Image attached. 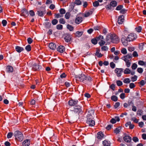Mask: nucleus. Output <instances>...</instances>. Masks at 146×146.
Returning <instances> with one entry per match:
<instances>
[{"mask_svg": "<svg viewBox=\"0 0 146 146\" xmlns=\"http://www.w3.org/2000/svg\"><path fill=\"white\" fill-rule=\"evenodd\" d=\"M46 10L45 7H41L40 9L37 11V14L40 17H43L46 13Z\"/></svg>", "mask_w": 146, "mask_h": 146, "instance_id": "423d86ee", "label": "nucleus"}, {"mask_svg": "<svg viewBox=\"0 0 146 146\" xmlns=\"http://www.w3.org/2000/svg\"><path fill=\"white\" fill-rule=\"evenodd\" d=\"M137 76L136 75H135L134 76L132 77L131 79L132 81L134 82L137 80Z\"/></svg>", "mask_w": 146, "mask_h": 146, "instance_id": "de8ad7c7", "label": "nucleus"}, {"mask_svg": "<svg viewBox=\"0 0 146 146\" xmlns=\"http://www.w3.org/2000/svg\"><path fill=\"white\" fill-rule=\"evenodd\" d=\"M142 29V27L141 26H139L135 28L136 31L139 33H140L141 32Z\"/></svg>", "mask_w": 146, "mask_h": 146, "instance_id": "e433bc0d", "label": "nucleus"}, {"mask_svg": "<svg viewBox=\"0 0 146 146\" xmlns=\"http://www.w3.org/2000/svg\"><path fill=\"white\" fill-rule=\"evenodd\" d=\"M99 44L101 46H102L105 43V42L103 40H101L100 41L98 42Z\"/></svg>", "mask_w": 146, "mask_h": 146, "instance_id": "79ce46f5", "label": "nucleus"}, {"mask_svg": "<svg viewBox=\"0 0 146 146\" xmlns=\"http://www.w3.org/2000/svg\"><path fill=\"white\" fill-rule=\"evenodd\" d=\"M128 125H129V128L130 129H133L134 127V125L131 124V122H128Z\"/></svg>", "mask_w": 146, "mask_h": 146, "instance_id": "864d4df0", "label": "nucleus"}, {"mask_svg": "<svg viewBox=\"0 0 146 146\" xmlns=\"http://www.w3.org/2000/svg\"><path fill=\"white\" fill-rule=\"evenodd\" d=\"M82 21V18L81 17H77L75 20V23L77 24H79L81 23Z\"/></svg>", "mask_w": 146, "mask_h": 146, "instance_id": "f3484780", "label": "nucleus"}, {"mask_svg": "<svg viewBox=\"0 0 146 146\" xmlns=\"http://www.w3.org/2000/svg\"><path fill=\"white\" fill-rule=\"evenodd\" d=\"M111 99L113 101L116 102L117 100V97L116 96L113 95L111 96Z\"/></svg>", "mask_w": 146, "mask_h": 146, "instance_id": "2f4dec72", "label": "nucleus"}, {"mask_svg": "<svg viewBox=\"0 0 146 146\" xmlns=\"http://www.w3.org/2000/svg\"><path fill=\"white\" fill-rule=\"evenodd\" d=\"M60 14L62 15L66 13L65 10L63 9H61L60 10Z\"/></svg>", "mask_w": 146, "mask_h": 146, "instance_id": "5fc2aeb1", "label": "nucleus"}, {"mask_svg": "<svg viewBox=\"0 0 146 146\" xmlns=\"http://www.w3.org/2000/svg\"><path fill=\"white\" fill-rule=\"evenodd\" d=\"M93 5L94 7H97L99 5V3L98 1H96L93 2Z\"/></svg>", "mask_w": 146, "mask_h": 146, "instance_id": "c9c22d12", "label": "nucleus"}, {"mask_svg": "<svg viewBox=\"0 0 146 146\" xmlns=\"http://www.w3.org/2000/svg\"><path fill=\"white\" fill-rule=\"evenodd\" d=\"M138 63L139 64L143 66L146 64V62H144L143 61L139 60V61Z\"/></svg>", "mask_w": 146, "mask_h": 146, "instance_id": "c03bdc74", "label": "nucleus"}, {"mask_svg": "<svg viewBox=\"0 0 146 146\" xmlns=\"http://www.w3.org/2000/svg\"><path fill=\"white\" fill-rule=\"evenodd\" d=\"M13 133L12 132H9L7 135V138L8 139L10 138L13 136Z\"/></svg>", "mask_w": 146, "mask_h": 146, "instance_id": "bf43d9fd", "label": "nucleus"}, {"mask_svg": "<svg viewBox=\"0 0 146 146\" xmlns=\"http://www.w3.org/2000/svg\"><path fill=\"white\" fill-rule=\"evenodd\" d=\"M15 139L17 140L21 141L23 139V135L21 132L19 131H16L14 133Z\"/></svg>", "mask_w": 146, "mask_h": 146, "instance_id": "7ed1b4c3", "label": "nucleus"}, {"mask_svg": "<svg viewBox=\"0 0 146 146\" xmlns=\"http://www.w3.org/2000/svg\"><path fill=\"white\" fill-rule=\"evenodd\" d=\"M63 26L61 25H58L56 26V28L58 30H61L62 29Z\"/></svg>", "mask_w": 146, "mask_h": 146, "instance_id": "0e129e2a", "label": "nucleus"}, {"mask_svg": "<svg viewBox=\"0 0 146 146\" xmlns=\"http://www.w3.org/2000/svg\"><path fill=\"white\" fill-rule=\"evenodd\" d=\"M110 88L113 91H114L115 90V85L113 84H112L110 86Z\"/></svg>", "mask_w": 146, "mask_h": 146, "instance_id": "3c124183", "label": "nucleus"}, {"mask_svg": "<svg viewBox=\"0 0 146 146\" xmlns=\"http://www.w3.org/2000/svg\"><path fill=\"white\" fill-rule=\"evenodd\" d=\"M58 22V21L57 19H54L52 21V23L53 25H56Z\"/></svg>", "mask_w": 146, "mask_h": 146, "instance_id": "09e8293b", "label": "nucleus"}, {"mask_svg": "<svg viewBox=\"0 0 146 146\" xmlns=\"http://www.w3.org/2000/svg\"><path fill=\"white\" fill-rule=\"evenodd\" d=\"M77 79L86 83L87 81L90 82L92 81V78L88 76H86L84 74H82L77 77Z\"/></svg>", "mask_w": 146, "mask_h": 146, "instance_id": "f257e3e1", "label": "nucleus"}, {"mask_svg": "<svg viewBox=\"0 0 146 146\" xmlns=\"http://www.w3.org/2000/svg\"><path fill=\"white\" fill-rule=\"evenodd\" d=\"M111 34L108 35L106 36V40L108 43H110V42H111Z\"/></svg>", "mask_w": 146, "mask_h": 146, "instance_id": "393cba45", "label": "nucleus"}, {"mask_svg": "<svg viewBox=\"0 0 146 146\" xmlns=\"http://www.w3.org/2000/svg\"><path fill=\"white\" fill-rule=\"evenodd\" d=\"M59 22L60 23L62 24H65L66 23L64 20L63 18L60 19L59 20Z\"/></svg>", "mask_w": 146, "mask_h": 146, "instance_id": "a19ab883", "label": "nucleus"}, {"mask_svg": "<svg viewBox=\"0 0 146 146\" xmlns=\"http://www.w3.org/2000/svg\"><path fill=\"white\" fill-rule=\"evenodd\" d=\"M94 110H93L92 109H89L88 111V114L87 116L89 115L91 116H92V115L93 114H94Z\"/></svg>", "mask_w": 146, "mask_h": 146, "instance_id": "b1692460", "label": "nucleus"}, {"mask_svg": "<svg viewBox=\"0 0 146 146\" xmlns=\"http://www.w3.org/2000/svg\"><path fill=\"white\" fill-rule=\"evenodd\" d=\"M121 52L122 54H125L127 53V50L125 48H123L121 50Z\"/></svg>", "mask_w": 146, "mask_h": 146, "instance_id": "a18cd8bd", "label": "nucleus"}, {"mask_svg": "<svg viewBox=\"0 0 146 146\" xmlns=\"http://www.w3.org/2000/svg\"><path fill=\"white\" fill-rule=\"evenodd\" d=\"M116 84H117V85L118 86H121L123 84L122 82H121V81L119 80H117L116 81Z\"/></svg>", "mask_w": 146, "mask_h": 146, "instance_id": "8fccbe9b", "label": "nucleus"}, {"mask_svg": "<svg viewBox=\"0 0 146 146\" xmlns=\"http://www.w3.org/2000/svg\"><path fill=\"white\" fill-rule=\"evenodd\" d=\"M72 37L71 35L69 34H66L65 35L64 39L66 42H69L71 40Z\"/></svg>", "mask_w": 146, "mask_h": 146, "instance_id": "9b49d317", "label": "nucleus"}, {"mask_svg": "<svg viewBox=\"0 0 146 146\" xmlns=\"http://www.w3.org/2000/svg\"><path fill=\"white\" fill-rule=\"evenodd\" d=\"M87 119L86 120V123L90 126L92 127L94 125L95 122L94 120L92 119L93 118V116H87Z\"/></svg>", "mask_w": 146, "mask_h": 146, "instance_id": "20e7f679", "label": "nucleus"}, {"mask_svg": "<svg viewBox=\"0 0 146 146\" xmlns=\"http://www.w3.org/2000/svg\"><path fill=\"white\" fill-rule=\"evenodd\" d=\"M123 71V69L122 68H116L115 72L116 74V75L117 77H120L121 75V74Z\"/></svg>", "mask_w": 146, "mask_h": 146, "instance_id": "1a4fd4ad", "label": "nucleus"}, {"mask_svg": "<svg viewBox=\"0 0 146 146\" xmlns=\"http://www.w3.org/2000/svg\"><path fill=\"white\" fill-rule=\"evenodd\" d=\"M30 144V141L27 139L25 140L22 143V145L23 146H29Z\"/></svg>", "mask_w": 146, "mask_h": 146, "instance_id": "a211bd4d", "label": "nucleus"}, {"mask_svg": "<svg viewBox=\"0 0 146 146\" xmlns=\"http://www.w3.org/2000/svg\"><path fill=\"white\" fill-rule=\"evenodd\" d=\"M22 15L24 16H27L28 15L27 11L25 8L23 9L21 11Z\"/></svg>", "mask_w": 146, "mask_h": 146, "instance_id": "dca6fc26", "label": "nucleus"}, {"mask_svg": "<svg viewBox=\"0 0 146 146\" xmlns=\"http://www.w3.org/2000/svg\"><path fill=\"white\" fill-rule=\"evenodd\" d=\"M119 96L121 99L123 100L125 98V94L124 93H122L120 94Z\"/></svg>", "mask_w": 146, "mask_h": 146, "instance_id": "052dcab7", "label": "nucleus"}, {"mask_svg": "<svg viewBox=\"0 0 146 146\" xmlns=\"http://www.w3.org/2000/svg\"><path fill=\"white\" fill-rule=\"evenodd\" d=\"M121 58L125 62L126 65L128 67V55L122 57Z\"/></svg>", "mask_w": 146, "mask_h": 146, "instance_id": "4be33fe9", "label": "nucleus"}, {"mask_svg": "<svg viewBox=\"0 0 146 146\" xmlns=\"http://www.w3.org/2000/svg\"><path fill=\"white\" fill-rule=\"evenodd\" d=\"M137 38V36L135 33H131L128 35V41H133Z\"/></svg>", "mask_w": 146, "mask_h": 146, "instance_id": "6e6552de", "label": "nucleus"}, {"mask_svg": "<svg viewBox=\"0 0 146 146\" xmlns=\"http://www.w3.org/2000/svg\"><path fill=\"white\" fill-rule=\"evenodd\" d=\"M123 139L124 141L127 142H128V135L126 133H124L123 135Z\"/></svg>", "mask_w": 146, "mask_h": 146, "instance_id": "7c9ffc66", "label": "nucleus"}, {"mask_svg": "<svg viewBox=\"0 0 146 146\" xmlns=\"http://www.w3.org/2000/svg\"><path fill=\"white\" fill-rule=\"evenodd\" d=\"M120 120L119 118L118 117H116L115 118H112L110 121V122L114 124L116 123V121H119Z\"/></svg>", "mask_w": 146, "mask_h": 146, "instance_id": "2eb2a0df", "label": "nucleus"}, {"mask_svg": "<svg viewBox=\"0 0 146 146\" xmlns=\"http://www.w3.org/2000/svg\"><path fill=\"white\" fill-rule=\"evenodd\" d=\"M78 101L77 100L72 99L69 100L68 102V104L70 106H76L78 103Z\"/></svg>", "mask_w": 146, "mask_h": 146, "instance_id": "9d476101", "label": "nucleus"}, {"mask_svg": "<svg viewBox=\"0 0 146 146\" xmlns=\"http://www.w3.org/2000/svg\"><path fill=\"white\" fill-rule=\"evenodd\" d=\"M7 71V72H11L13 71V68L12 67L10 66H8L6 68Z\"/></svg>", "mask_w": 146, "mask_h": 146, "instance_id": "a878e982", "label": "nucleus"}, {"mask_svg": "<svg viewBox=\"0 0 146 146\" xmlns=\"http://www.w3.org/2000/svg\"><path fill=\"white\" fill-rule=\"evenodd\" d=\"M27 40L29 44H31L33 41L32 39L31 38H28L27 39Z\"/></svg>", "mask_w": 146, "mask_h": 146, "instance_id": "774afa93", "label": "nucleus"}, {"mask_svg": "<svg viewBox=\"0 0 146 146\" xmlns=\"http://www.w3.org/2000/svg\"><path fill=\"white\" fill-rule=\"evenodd\" d=\"M74 5H70L69 6V11L71 12L74 9Z\"/></svg>", "mask_w": 146, "mask_h": 146, "instance_id": "49530a36", "label": "nucleus"}, {"mask_svg": "<svg viewBox=\"0 0 146 146\" xmlns=\"http://www.w3.org/2000/svg\"><path fill=\"white\" fill-rule=\"evenodd\" d=\"M70 14L69 12H67L65 15V17L66 19H68L70 17Z\"/></svg>", "mask_w": 146, "mask_h": 146, "instance_id": "4c0bfd02", "label": "nucleus"}, {"mask_svg": "<svg viewBox=\"0 0 146 146\" xmlns=\"http://www.w3.org/2000/svg\"><path fill=\"white\" fill-rule=\"evenodd\" d=\"M131 106H132V110L135 112L137 111V108L136 106L133 105V104L132 103H131Z\"/></svg>", "mask_w": 146, "mask_h": 146, "instance_id": "473e14b6", "label": "nucleus"}, {"mask_svg": "<svg viewBox=\"0 0 146 146\" xmlns=\"http://www.w3.org/2000/svg\"><path fill=\"white\" fill-rule=\"evenodd\" d=\"M75 4L79 5L81 4V2L80 0H76L75 2Z\"/></svg>", "mask_w": 146, "mask_h": 146, "instance_id": "680f3d73", "label": "nucleus"}, {"mask_svg": "<svg viewBox=\"0 0 146 146\" xmlns=\"http://www.w3.org/2000/svg\"><path fill=\"white\" fill-rule=\"evenodd\" d=\"M121 127L120 126L116 128L114 130V132L116 134H119L121 131Z\"/></svg>", "mask_w": 146, "mask_h": 146, "instance_id": "5701e85b", "label": "nucleus"}, {"mask_svg": "<svg viewBox=\"0 0 146 146\" xmlns=\"http://www.w3.org/2000/svg\"><path fill=\"white\" fill-rule=\"evenodd\" d=\"M83 33L82 31H77L76 32L75 34L77 36L80 37L82 36Z\"/></svg>", "mask_w": 146, "mask_h": 146, "instance_id": "c756f323", "label": "nucleus"}, {"mask_svg": "<svg viewBox=\"0 0 146 146\" xmlns=\"http://www.w3.org/2000/svg\"><path fill=\"white\" fill-rule=\"evenodd\" d=\"M81 108L82 107L80 105L76 106L74 107V110H71V111L72 113L74 112L79 114L82 111Z\"/></svg>", "mask_w": 146, "mask_h": 146, "instance_id": "0eeeda50", "label": "nucleus"}, {"mask_svg": "<svg viewBox=\"0 0 146 146\" xmlns=\"http://www.w3.org/2000/svg\"><path fill=\"white\" fill-rule=\"evenodd\" d=\"M25 49L28 51H30L31 50V47L30 45H28L25 48Z\"/></svg>", "mask_w": 146, "mask_h": 146, "instance_id": "58836bf2", "label": "nucleus"}, {"mask_svg": "<svg viewBox=\"0 0 146 146\" xmlns=\"http://www.w3.org/2000/svg\"><path fill=\"white\" fill-rule=\"evenodd\" d=\"M99 51H100L99 50H97L96 53H95V55L98 57L100 58L102 57L103 55L101 53H100Z\"/></svg>", "mask_w": 146, "mask_h": 146, "instance_id": "bb28decb", "label": "nucleus"}, {"mask_svg": "<svg viewBox=\"0 0 146 146\" xmlns=\"http://www.w3.org/2000/svg\"><path fill=\"white\" fill-rule=\"evenodd\" d=\"M137 72L139 73H142L143 72V69L142 68H139L137 69Z\"/></svg>", "mask_w": 146, "mask_h": 146, "instance_id": "338daca9", "label": "nucleus"}, {"mask_svg": "<svg viewBox=\"0 0 146 146\" xmlns=\"http://www.w3.org/2000/svg\"><path fill=\"white\" fill-rule=\"evenodd\" d=\"M97 39H96V38H93L91 40L92 43L94 44H97L98 42Z\"/></svg>", "mask_w": 146, "mask_h": 146, "instance_id": "f704fd0d", "label": "nucleus"}, {"mask_svg": "<svg viewBox=\"0 0 146 146\" xmlns=\"http://www.w3.org/2000/svg\"><path fill=\"white\" fill-rule=\"evenodd\" d=\"M110 4L112 7H115L117 5V3L115 1H112L110 2Z\"/></svg>", "mask_w": 146, "mask_h": 146, "instance_id": "cd10ccee", "label": "nucleus"}, {"mask_svg": "<svg viewBox=\"0 0 146 146\" xmlns=\"http://www.w3.org/2000/svg\"><path fill=\"white\" fill-rule=\"evenodd\" d=\"M103 146H110V144L109 141L104 140L103 141Z\"/></svg>", "mask_w": 146, "mask_h": 146, "instance_id": "c85d7f7f", "label": "nucleus"}, {"mask_svg": "<svg viewBox=\"0 0 146 146\" xmlns=\"http://www.w3.org/2000/svg\"><path fill=\"white\" fill-rule=\"evenodd\" d=\"M7 22L6 20H3L2 21V23L3 26L5 27L6 26Z\"/></svg>", "mask_w": 146, "mask_h": 146, "instance_id": "e2e57ef3", "label": "nucleus"}, {"mask_svg": "<svg viewBox=\"0 0 146 146\" xmlns=\"http://www.w3.org/2000/svg\"><path fill=\"white\" fill-rule=\"evenodd\" d=\"M29 14L32 17L34 16L35 15L34 12L32 10L30 11L29 12Z\"/></svg>", "mask_w": 146, "mask_h": 146, "instance_id": "69168bd1", "label": "nucleus"}, {"mask_svg": "<svg viewBox=\"0 0 146 146\" xmlns=\"http://www.w3.org/2000/svg\"><path fill=\"white\" fill-rule=\"evenodd\" d=\"M128 30L126 29L123 31V34L122 35L121 41L123 45L125 46L128 45Z\"/></svg>", "mask_w": 146, "mask_h": 146, "instance_id": "f03ea898", "label": "nucleus"}, {"mask_svg": "<svg viewBox=\"0 0 146 146\" xmlns=\"http://www.w3.org/2000/svg\"><path fill=\"white\" fill-rule=\"evenodd\" d=\"M137 65L135 63H134L131 66V68L133 70L135 69L137 67Z\"/></svg>", "mask_w": 146, "mask_h": 146, "instance_id": "4d7b16f0", "label": "nucleus"}, {"mask_svg": "<svg viewBox=\"0 0 146 146\" xmlns=\"http://www.w3.org/2000/svg\"><path fill=\"white\" fill-rule=\"evenodd\" d=\"M15 49L16 51L19 53H20L24 50L23 48L19 46H16Z\"/></svg>", "mask_w": 146, "mask_h": 146, "instance_id": "412c9836", "label": "nucleus"}, {"mask_svg": "<svg viewBox=\"0 0 146 146\" xmlns=\"http://www.w3.org/2000/svg\"><path fill=\"white\" fill-rule=\"evenodd\" d=\"M106 8L108 10H111L112 9V6L110 4V5H107L106 6Z\"/></svg>", "mask_w": 146, "mask_h": 146, "instance_id": "13d9d810", "label": "nucleus"}, {"mask_svg": "<svg viewBox=\"0 0 146 146\" xmlns=\"http://www.w3.org/2000/svg\"><path fill=\"white\" fill-rule=\"evenodd\" d=\"M123 7V6L122 5H119L117 6L116 9V10H121Z\"/></svg>", "mask_w": 146, "mask_h": 146, "instance_id": "603ef678", "label": "nucleus"}, {"mask_svg": "<svg viewBox=\"0 0 146 146\" xmlns=\"http://www.w3.org/2000/svg\"><path fill=\"white\" fill-rule=\"evenodd\" d=\"M67 28L68 29H69V30L70 31H72L73 30V29H74L73 27L72 26H71L69 24H68L67 25Z\"/></svg>", "mask_w": 146, "mask_h": 146, "instance_id": "72a5a7b5", "label": "nucleus"}, {"mask_svg": "<svg viewBox=\"0 0 146 146\" xmlns=\"http://www.w3.org/2000/svg\"><path fill=\"white\" fill-rule=\"evenodd\" d=\"M108 48L107 46H104L101 48L102 50V51H107L108 50Z\"/></svg>", "mask_w": 146, "mask_h": 146, "instance_id": "37998d69", "label": "nucleus"}, {"mask_svg": "<svg viewBox=\"0 0 146 146\" xmlns=\"http://www.w3.org/2000/svg\"><path fill=\"white\" fill-rule=\"evenodd\" d=\"M104 137V135L102 132H98L97 134V138L98 139L101 140Z\"/></svg>", "mask_w": 146, "mask_h": 146, "instance_id": "4468645a", "label": "nucleus"}, {"mask_svg": "<svg viewBox=\"0 0 146 146\" xmlns=\"http://www.w3.org/2000/svg\"><path fill=\"white\" fill-rule=\"evenodd\" d=\"M58 51L62 53L65 50L64 47V46L60 45L59 46L58 48H57Z\"/></svg>", "mask_w": 146, "mask_h": 146, "instance_id": "aec40b11", "label": "nucleus"}, {"mask_svg": "<svg viewBox=\"0 0 146 146\" xmlns=\"http://www.w3.org/2000/svg\"><path fill=\"white\" fill-rule=\"evenodd\" d=\"M49 48L51 49L54 50L56 48V44L53 42L50 43L49 44Z\"/></svg>", "mask_w": 146, "mask_h": 146, "instance_id": "6ab92c4d", "label": "nucleus"}, {"mask_svg": "<svg viewBox=\"0 0 146 146\" xmlns=\"http://www.w3.org/2000/svg\"><path fill=\"white\" fill-rule=\"evenodd\" d=\"M60 14H61L59 13L55 14L54 15L55 17L56 18H58L63 17V15L62 14L61 15Z\"/></svg>", "mask_w": 146, "mask_h": 146, "instance_id": "ea45409f", "label": "nucleus"}, {"mask_svg": "<svg viewBox=\"0 0 146 146\" xmlns=\"http://www.w3.org/2000/svg\"><path fill=\"white\" fill-rule=\"evenodd\" d=\"M124 21V16L123 15H121L118 17L117 22L119 24H122Z\"/></svg>", "mask_w": 146, "mask_h": 146, "instance_id": "f8f14e48", "label": "nucleus"}, {"mask_svg": "<svg viewBox=\"0 0 146 146\" xmlns=\"http://www.w3.org/2000/svg\"><path fill=\"white\" fill-rule=\"evenodd\" d=\"M51 25V23L49 22H46L45 23V27L46 28H49Z\"/></svg>", "mask_w": 146, "mask_h": 146, "instance_id": "6e6d98bb", "label": "nucleus"}, {"mask_svg": "<svg viewBox=\"0 0 146 146\" xmlns=\"http://www.w3.org/2000/svg\"><path fill=\"white\" fill-rule=\"evenodd\" d=\"M41 68V66L38 65H37L35 63L33 64L32 67V70L35 71L38 70H39Z\"/></svg>", "mask_w": 146, "mask_h": 146, "instance_id": "ddd939ff", "label": "nucleus"}, {"mask_svg": "<svg viewBox=\"0 0 146 146\" xmlns=\"http://www.w3.org/2000/svg\"><path fill=\"white\" fill-rule=\"evenodd\" d=\"M111 42L115 44H117L119 41V39L118 37L115 34H111Z\"/></svg>", "mask_w": 146, "mask_h": 146, "instance_id": "39448f33", "label": "nucleus"}]
</instances>
